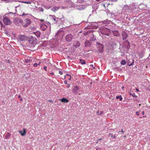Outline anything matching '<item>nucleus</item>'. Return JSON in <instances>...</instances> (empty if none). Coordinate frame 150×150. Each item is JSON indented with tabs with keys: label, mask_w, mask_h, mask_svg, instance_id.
Masks as SVG:
<instances>
[{
	"label": "nucleus",
	"mask_w": 150,
	"mask_h": 150,
	"mask_svg": "<svg viewBox=\"0 0 150 150\" xmlns=\"http://www.w3.org/2000/svg\"><path fill=\"white\" fill-rule=\"evenodd\" d=\"M99 32L101 34L107 36H109L108 33L110 32V30L105 27H101L99 28Z\"/></svg>",
	"instance_id": "obj_1"
},
{
	"label": "nucleus",
	"mask_w": 150,
	"mask_h": 150,
	"mask_svg": "<svg viewBox=\"0 0 150 150\" xmlns=\"http://www.w3.org/2000/svg\"><path fill=\"white\" fill-rule=\"evenodd\" d=\"M31 23L30 20L29 18H26L23 21V26L26 27L30 25Z\"/></svg>",
	"instance_id": "obj_2"
},
{
	"label": "nucleus",
	"mask_w": 150,
	"mask_h": 150,
	"mask_svg": "<svg viewBox=\"0 0 150 150\" xmlns=\"http://www.w3.org/2000/svg\"><path fill=\"white\" fill-rule=\"evenodd\" d=\"M13 22L15 24H18V25H23V21L21 18H16L13 19Z\"/></svg>",
	"instance_id": "obj_3"
},
{
	"label": "nucleus",
	"mask_w": 150,
	"mask_h": 150,
	"mask_svg": "<svg viewBox=\"0 0 150 150\" xmlns=\"http://www.w3.org/2000/svg\"><path fill=\"white\" fill-rule=\"evenodd\" d=\"M3 22L6 25H10L11 23V21L6 16H5L3 17Z\"/></svg>",
	"instance_id": "obj_4"
},
{
	"label": "nucleus",
	"mask_w": 150,
	"mask_h": 150,
	"mask_svg": "<svg viewBox=\"0 0 150 150\" xmlns=\"http://www.w3.org/2000/svg\"><path fill=\"white\" fill-rule=\"evenodd\" d=\"M37 40L35 37L31 36L29 39L28 42L29 43L31 44H34L37 42Z\"/></svg>",
	"instance_id": "obj_5"
},
{
	"label": "nucleus",
	"mask_w": 150,
	"mask_h": 150,
	"mask_svg": "<svg viewBox=\"0 0 150 150\" xmlns=\"http://www.w3.org/2000/svg\"><path fill=\"white\" fill-rule=\"evenodd\" d=\"M73 38L71 35L69 34L67 35L66 36L65 39L67 41L69 42L71 41Z\"/></svg>",
	"instance_id": "obj_6"
},
{
	"label": "nucleus",
	"mask_w": 150,
	"mask_h": 150,
	"mask_svg": "<svg viewBox=\"0 0 150 150\" xmlns=\"http://www.w3.org/2000/svg\"><path fill=\"white\" fill-rule=\"evenodd\" d=\"M18 39L21 41H24L26 40V37L24 35H20L18 37Z\"/></svg>",
	"instance_id": "obj_7"
},
{
	"label": "nucleus",
	"mask_w": 150,
	"mask_h": 150,
	"mask_svg": "<svg viewBox=\"0 0 150 150\" xmlns=\"http://www.w3.org/2000/svg\"><path fill=\"white\" fill-rule=\"evenodd\" d=\"M122 39L123 40L126 39L127 37V34L126 33L125 31H123L122 32Z\"/></svg>",
	"instance_id": "obj_8"
},
{
	"label": "nucleus",
	"mask_w": 150,
	"mask_h": 150,
	"mask_svg": "<svg viewBox=\"0 0 150 150\" xmlns=\"http://www.w3.org/2000/svg\"><path fill=\"white\" fill-rule=\"evenodd\" d=\"M99 49H98L99 52L100 53L102 52L103 51V47L102 44H99Z\"/></svg>",
	"instance_id": "obj_9"
},
{
	"label": "nucleus",
	"mask_w": 150,
	"mask_h": 150,
	"mask_svg": "<svg viewBox=\"0 0 150 150\" xmlns=\"http://www.w3.org/2000/svg\"><path fill=\"white\" fill-rule=\"evenodd\" d=\"M59 100L64 103H68L69 102V100L65 98H62V99H59Z\"/></svg>",
	"instance_id": "obj_10"
},
{
	"label": "nucleus",
	"mask_w": 150,
	"mask_h": 150,
	"mask_svg": "<svg viewBox=\"0 0 150 150\" xmlns=\"http://www.w3.org/2000/svg\"><path fill=\"white\" fill-rule=\"evenodd\" d=\"M113 35L115 36H118L120 35V33L117 30H114L112 31Z\"/></svg>",
	"instance_id": "obj_11"
},
{
	"label": "nucleus",
	"mask_w": 150,
	"mask_h": 150,
	"mask_svg": "<svg viewBox=\"0 0 150 150\" xmlns=\"http://www.w3.org/2000/svg\"><path fill=\"white\" fill-rule=\"evenodd\" d=\"M23 132L21 131H19V132L23 136L25 135L26 134V131L25 128L23 129Z\"/></svg>",
	"instance_id": "obj_12"
},
{
	"label": "nucleus",
	"mask_w": 150,
	"mask_h": 150,
	"mask_svg": "<svg viewBox=\"0 0 150 150\" xmlns=\"http://www.w3.org/2000/svg\"><path fill=\"white\" fill-rule=\"evenodd\" d=\"M79 90V88L77 86H75L73 89V91L74 93H77Z\"/></svg>",
	"instance_id": "obj_13"
},
{
	"label": "nucleus",
	"mask_w": 150,
	"mask_h": 150,
	"mask_svg": "<svg viewBox=\"0 0 150 150\" xmlns=\"http://www.w3.org/2000/svg\"><path fill=\"white\" fill-rule=\"evenodd\" d=\"M33 33L38 38L39 37L40 35V33L39 31L34 32Z\"/></svg>",
	"instance_id": "obj_14"
},
{
	"label": "nucleus",
	"mask_w": 150,
	"mask_h": 150,
	"mask_svg": "<svg viewBox=\"0 0 150 150\" xmlns=\"http://www.w3.org/2000/svg\"><path fill=\"white\" fill-rule=\"evenodd\" d=\"M64 78L69 80H70L71 79V76L69 74H67L65 76Z\"/></svg>",
	"instance_id": "obj_15"
},
{
	"label": "nucleus",
	"mask_w": 150,
	"mask_h": 150,
	"mask_svg": "<svg viewBox=\"0 0 150 150\" xmlns=\"http://www.w3.org/2000/svg\"><path fill=\"white\" fill-rule=\"evenodd\" d=\"M59 7L54 6L52 8V10L53 11H55L58 10L59 9Z\"/></svg>",
	"instance_id": "obj_16"
},
{
	"label": "nucleus",
	"mask_w": 150,
	"mask_h": 150,
	"mask_svg": "<svg viewBox=\"0 0 150 150\" xmlns=\"http://www.w3.org/2000/svg\"><path fill=\"white\" fill-rule=\"evenodd\" d=\"M32 61V59H31V58H29V59H25V62L26 63L31 62Z\"/></svg>",
	"instance_id": "obj_17"
},
{
	"label": "nucleus",
	"mask_w": 150,
	"mask_h": 150,
	"mask_svg": "<svg viewBox=\"0 0 150 150\" xmlns=\"http://www.w3.org/2000/svg\"><path fill=\"white\" fill-rule=\"evenodd\" d=\"M11 134L10 133L8 132L5 136L6 138L7 139H8V137L10 136Z\"/></svg>",
	"instance_id": "obj_18"
},
{
	"label": "nucleus",
	"mask_w": 150,
	"mask_h": 150,
	"mask_svg": "<svg viewBox=\"0 0 150 150\" xmlns=\"http://www.w3.org/2000/svg\"><path fill=\"white\" fill-rule=\"evenodd\" d=\"M80 62L82 64H85L86 63L85 61L84 60H82L81 59L80 60Z\"/></svg>",
	"instance_id": "obj_19"
},
{
	"label": "nucleus",
	"mask_w": 150,
	"mask_h": 150,
	"mask_svg": "<svg viewBox=\"0 0 150 150\" xmlns=\"http://www.w3.org/2000/svg\"><path fill=\"white\" fill-rule=\"evenodd\" d=\"M121 64L122 65H125L126 64V62L125 60H122L121 62Z\"/></svg>",
	"instance_id": "obj_20"
},
{
	"label": "nucleus",
	"mask_w": 150,
	"mask_h": 150,
	"mask_svg": "<svg viewBox=\"0 0 150 150\" xmlns=\"http://www.w3.org/2000/svg\"><path fill=\"white\" fill-rule=\"evenodd\" d=\"M116 99H117L119 98V100L120 101H121L122 100V97L121 96H117L116 97Z\"/></svg>",
	"instance_id": "obj_21"
},
{
	"label": "nucleus",
	"mask_w": 150,
	"mask_h": 150,
	"mask_svg": "<svg viewBox=\"0 0 150 150\" xmlns=\"http://www.w3.org/2000/svg\"><path fill=\"white\" fill-rule=\"evenodd\" d=\"M22 2L24 3L27 4H30L31 3V2L30 1H23Z\"/></svg>",
	"instance_id": "obj_22"
},
{
	"label": "nucleus",
	"mask_w": 150,
	"mask_h": 150,
	"mask_svg": "<svg viewBox=\"0 0 150 150\" xmlns=\"http://www.w3.org/2000/svg\"><path fill=\"white\" fill-rule=\"evenodd\" d=\"M85 46L86 47L87 46V45H86V44L87 43H90L89 41H86L85 42Z\"/></svg>",
	"instance_id": "obj_23"
},
{
	"label": "nucleus",
	"mask_w": 150,
	"mask_h": 150,
	"mask_svg": "<svg viewBox=\"0 0 150 150\" xmlns=\"http://www.w3.org/2000/svg\"><path fill=\"white\" fill-rule=\"evenodd\" d=\"M111 137L112 138H113L114 139H115L116 138V137L115 135H112L111 136Z\"/></svg>",
	"instance_id": "obj_24"
},
{
	"label": "nucleus",
	"mask_w": 150,
	"mask_h": 150,
	"mask_svg": "<svg viewBox=\"0 0 150 150\" xmlns=\"http://www.w3.org/2000/svg\"><path fill=\"white\" fill-rule=\"evenodd\" d=\"M38 66V64L37 63H34L33 64V66L34 67H37Z\"/></svg>",
	"instance_id": "obj_25"
},
{
	"label": "nucleus",
	"mask_w": 150,
	"mask_h": 150,
	"mask_svg": "<svg viewBox=\"0 0 150 150\" xmlns=\"http://www.w3.org/2000/svg\"><path fill=\"white\" fill-rule=\"evenodd\" d=\"M93 39H91V40L92 41H94L96 40V38L94 37V35H93Z\"/></svg>",
	"instance_id": "obj_26"
},
{
	"label": "nucleus",
	"mask_w": 150,
	"mask_h": 150,
	"mask_svg": "<svg viewBox=\"0 0 150 150\" xmlns=\"http://www.w3.org/2000/svg\"><path fill=\"white\" fill-rule=\"evenodd\" d=\"M136 114L138 116L139 115V112H138V111L136 112Z\"/></svg>",
	"instance_id": "obj_27"
},
{
	"label": "nucleus",
	"mask_w": 150,
	"mask_h": 150,
	"mask_svg": "<svg viewBox=\"0 0 150 150\" xmlns=\"http://www.w3.org/2000/svg\"><path fill=\"white\" fill-rule=\"evenodd\" d=\"M64 83L65 84L67 85V84H67V81H66V80L64 81Z\"/></svg>",
	"instance_id": "obj_28"
},
{
	"label": "nucleus",
	"mask_w": 150,
	"mask_h": 150,
	"mask_svg": "<svg viewBox=\"0 0 150 150\" xmlns=\"http://www.w3.org/2000/svg\"><path fill=\"white\" fill-rule=\"evenodd\" d=\"M43 68H44V69L45 70V71H47V70H46V69L47 68V67L44 66L43 67Z\"/></svg>",
	"instance_id": "obj_29"
},
{
	"label": "nucleus",
	"mask_w": 150,
	"mask_h": 150,
	"mask_svg": "<svg viewBox=\"0 0 150 150\" xmlns=\"http://www.w3.org/2000/svg\"><path fill=\"white\" fill-rule=\"evenodd\" d=\"M52 19H53V20L54 21H55V22H57L56 20V18H52Z\"/></svg>",
	"instance_id": "obj_30"
},
{
	"label": "nucleus",
	"mask_w": 150,
	"mask_h": 150,
	"mask_svg": "<svg viewBox=\"0 0 150 150\" xmlns=\"http://www.w3.org/2000/svg\"><path fill=\"white\" fill-rule=\"evenodd\" d=\"M59 73L61 75H62L63 74V72L62 71H59Z\"/></svg>",
	"instance_id": "obj_31"
},
{
	"label": "nucleus",
	"mask_w": 150,
	"mask_h": 150,
	"mask_svg": "<svg viewBox=\"0 0 150 150\" xmlns=\"http://www.w3.org/2000/svg\"><path fill=\"white\" fill-rule=\"evenodd\" d=\"M90 66L91 67H92L93 68V69H95V67H93V64H91L90 65Z\"/></svg>",
	"instance_id": "obj_32"
},
{
	"label": "nucleus",
	"mask_w": 150,
	"mask_h": 150,
	"mask_svg": "<svg viewBox=\"0 0 150 150\" xmlns=\"http://www.w3.org/2000/svg\"><path fill=\"white\" fill-rule=\"evenodd\" d=\"M40 11L42 12H43L44 11V9L42 8H41L40 9Z\"/></svg>",
	"instance_id": "obj_33"
},
{
	"label": "nucleus",
	"mask_w": 150,
	"mask_h": 150,
	"mask_svg": "<svg viewBox=\"0 0 150 150\" xmlns=\"http://www.w3.org/2000/svg\"><path fill=\"white\" fill-rule=\"evenodd\" d=\"M132 96H133V97H136V95H135V94L134 93H133L132 94Z\"/></svg>",
	"instance_id": "obj_34"
},
{
	"label": "nucleus",
	"mask_w": 150,
	"mask_h": 150,
	"mask_svg": "<svg viewBox=\"0 0 150 150\" xmlns=\"http://www.w3.org/2000/svg\"><path fill=\"white\" fill-rule=\"evenodd\" d=\"M67 87L68 88H69L70 87V84H67Z\"/></svg>",
	"instance_id": "obj_35"
},
{
	"label": "nucleus",
	"mask_w": 150,
	"mask_h": 150,
	"mask_svg": "<svg viewBox=\"0 0 150 150\" xmlns=\"http://www.w3.org/2000/svg\"><path fill=\"white\" fill-rule=\"evenodd\" d=\"M27 14H28L27 13V14H25L24 13H23L22 15V16H25V15H27Z\"/></svg>",
	"instance_id": "obj_36"
},
{
	"label": "nucleus",
	"mask_w": 150,
	"mask_h": 150,
	"mask_svg": "<svg viewBox=\"0 0 150 150\" xmlns=\"http://www.w3.org/2000/svg\"><path fill=\"white\" fill-rule=\"evenodd\" d=\"M96 150H101V149L100 148L98 147V148Z\"/></svg>",
	"instance_id": "obj_37"
},
{
	"label": "nucleus",
	"mask_w": 150,
	"mask_h": 150,
	"mask_svg": "<svg viewBox=\"0 0 150 150\" xmlns=\"http://www.w3.org/2000/svg\"><path fill=\"white\" fill-rule=\"evenodd\" d=\"M54 74V73H53V72H51V73H50V74L51 75H53Z\"/></svg>",
	"instance_id": "obj_38"
},
{
	"label": "nucleus",
	"mask_w": 150,
	"mask_h": 150,
	"mask_svg": "<svg viewBox=\"0 0 150 150\" xmlns=\"http://www.w3.org/2000/svg\"><path fill=\"white\" fill-rule=\"evenodd\" d=\"M142 114L143 115H144L145 114L144 111H143L142 112Z\"/></svg>",
	"instance_id": "obj_39"
},
{
	"label": "nucleus",
	"mask_w": 150,
	"mask_h": 150,
	"mask_svg": "<svg viewBox=\"0 0 150 150\" xmlns=\"http://www.w3.org/2000/svg\"><path fill=\"white\" fill-rule=\"evenodd\" d=\"M48 101H49L50 102H53V101L52 100H49Z\"/></svg>",
	"instance_id": "obj_40"
},
{
	"label": "nucleus",
	"mask_w": 150,
	"mask_h": 150,
	"mask_svg": "<svg viewBox=\"0 0 150 150\" xmlns=\"http://www.w3.org/2000/svg\"><path fill=\"white\" fill-rule=\"evenodd\" d=\"M41 62H39L38 64V65H40V64H41Z\"/></svg>",
	"instance_id": "obj_41"
},
{
	"label": "nucleus",
	"mask_w": 150,
	"mask_h": 150,
	"mask_svg": "<svg viewBox=\"0 0 150 150\" xmlns=\"http://www.w3.org/2000/svg\"><path fill=\"white\" fill-rule=\"evenodd\" d=\"M121 132H122V133H123L124 132L123 131V129H122L121 131Z\"/></svg>",
	"instance_id": "obj_42"
},
{
	"label": "nucleus",
	"mask_w": 150,
	"mask_h": 150,
	"mask_svg": "<svg viewBox=\"0 0 150 150\" xmlns=\"http://www.w3.org/2000/svg\"><path fill=\"white\" fill-rule=\"evenodd\" d=\"M136 90L137 91H139V89L137 88H136Z\"/></svg>",
	"instance_id": "obj_43"
},
{
	"label": "nucleus",
	"mask_w": 150,
	"mask_h": 150,
	"mask_svg": "<svg viewBox=\"0 0 150 150\" xmlns=\"http://www.w3.org/2000/svg\"><path fill=\"white\" fill-rule=\"evenodd\" d=\"M102 140V139L100 138V139H99L98 140V141L99 140Z\"/></svg>",
	"instance_id": "obj_44"
},
{
	"label": "nucleus",
	"mask_w": 150,
	"mask_h": 150,
	"mask_svg": "<svg viewBox=\"0 0 150 150\" xmlns=\"http://www.w3.org/2000/svg\"><path fill=\"white\" fill-rule=\"evenodd\" d=\"M20 97H21V96L20 95H19V96H18V98H20Z\"/></svg>",
	"instance_id": "obj_45"
},
{
	"label": "nucleus",
	"mask_w": 150,
	"mask_h": 150,
	"mask_svg": "<svg viewBox=\"0 0 150 150\" xmlns=\"http://www.w3.org/2000/svg\"><path fill=\"white\" fill-rule=\"evenodd\" d=\"M20 100L21 101H22V100H23V99H22V98H20Z\"/></svg>",
	"instance_id": "obj_46"
},
{
	"label": "nucleus",
	"mask_w": 150,
	"mask_h": 150,
	"mask_svg": "<svg viewBox=\"0 0 150 150\" xmlns=\"http://www.w3.org/2000/svg\"><path fill=\"white\" fill-rule=\"evenodd\" d=\"M103 114V112H101L100 113V115H101V114Z\"/></svg>",
	"instance_id": "obj_47"
},
{
	"label": "nucleus",
	"mask_w": 150,
	"mask_h": 150,
	"mask_svg": "<svg viewBox=\"0 0 150 150\" xmlns=\"http://www.w3.org/2000/svg\"><path fill=\"white\" fill-rule=\"evenodd\" d=\"M111 134V133H110L109 134V136H110V134Z\"/></svg>",
	"instance_id": "obj_48"
},
{
	"label": "nucleus",
	"mask_w": 150,
	"mask_h": 150,
	"mask_svg": "<svg viewBox=\"0 0 150 150\" xmlns=\"http://www.w3.org/2000/svg\"><path fill=\"white\" fill-rule=\"evenodd\" d=\"M99 112V110H98L97 112V113H98Z\"/></svg>",
	"instance_id": "obj_49"
},
{
	"label": "nucleus",
	"mask_w": 150,
	"mask_h": 150,
	"mask_svg": "<svg viewBox=\"0 0 150 150\" xmlns=\"http://www.w3.org/2000/svg\"><path fill=\"white\" fill-rule=\"evenodd\" d=\"M41 20L42 21H44L43 20Z\"/></svg>",
	"instance_id": "obj_50"
},
{
	"label": "nucleus",
	"mask_w": 150,
	"mask_h": 150,
	"mask_svg": "<svg viewBox=\"0 0 150 150\" xmlns=\"http://www.w3.org/2000/svg\"><path fill=\"white\" fill-rule=\"evenodd\" d=\"M98 141H97L96 142V143H98Z\"/></svg>",
	"instance_id": "obj_51"
},
{
	"label": "nucleus",
	"mask_w": 150,
	"mask_h": 150,
	"mask_svg": "<svg viewBox=\"0 0 150 150\" xmlns=\"http://www.w3.org/2000/svg\"><path fill=\"white\" fill-rule=\"evenodd\" d=\"M124 137H126V136H125V135H124Z\"/></svg>",
	"instance_id": "obj_52"
},
{
	"label": "nucleus",
	"mask_w": 150,
	"mask_h": 150,
	"mask_svg": "<svg viewBox=\"0 0 150 150\" xmlns=\"http://www.w3.org/2000/svg\"><path fill=\"white\" fill-rule=\"evenodd\" d=\"M124 88V87H122V88L123 89V88Z\"/></svg>",
	"instance_id": "obj_53"
},
{
	"label": "nucleus",
	"mask_w": 150,
	"mask_h": 150,
	"mask_svg": "<svg viewBox=\"0 0 150 150\" xmlns=\"http://www.w3.org/2000/svg\"><path fill=\"white\" fill-rule=\"evenodd\" d=\"M32 1H34V0H31Z\"/></svg>",
	"instance_id": "obj_54"
},
{
	"label": "nucleus",
	"mask_w": 150,
	"mask_h": 150,
	"mask_svg": "<svg viewBox=\"0 0 150 150\" xmlns=\"http://www.w3.org/2000/svg\"><path fill=\"white\" fill-rule=\"evenodd\" d=\"M103 6H105V5L104 4Z\"/></svg>",
	"instance_id": "obj_55"
},
{
	"label": "nucleus",
	"mask_w": 150,
	"mask_h": 150,
	"mask_svg": "<svg viewBox=\"0 0 150 150\" xmlns=\"http://www.w3.org/2000/svg\"><path fill=\"white\" fill-rule=\"evenodd\" d=\"M78 44H79V43Z\"/></svg>",
	"instance_id": "obj_56"
},
{
	"label": "nucleus",
	"mask_w": 150,
	"mask_h": 150,
	"mask_svg": "<svg viewBox=\"0 0 150 150\" xmlns=\"http://www.w3.org/2000/svg\"><path fill=\"white\" fill-rule=\"evenodd\" d=\"M139 105H141V104H139Z\"/></svg>",
	"instance_id": "obj_57"
}]
</instances>
